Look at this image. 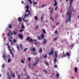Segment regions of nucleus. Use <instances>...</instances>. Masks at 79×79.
<instances>
[{
    "label": "nucleus",
    "mask_w": 79,
    "mask_h": 79,
    "mask_svg": "<svg viewBox=\"0 0 79 79\" xmlns=\"http://www.w3.org/2000/svg\"><path fill=\"white\" fill-rule=\"evenodd\" d=\"M29 42H33V40L32 39H30Z\"/></svg>",
    "instance_id": "nucleus-30"
},
{
    "label": "nucleus",
    "mask_w": 79,
    "mask_h": 79,
    "mask_svg": "<svg viewBox=\"0 0 79 79\" xmlns=\"http://www.w3.org/2000/svg\"><path fill=\"white\" fill-rule=\"evenodd\" d=\"M38 27H39V26H36L35 27V29H36L37 28H38Z\"/></svg>",
    "instance_id": "nucleus-48"
},
{
    "label": "nucleus",
    "mask_w": 79,
    "mask_h": 79,
    "mask_svg": "<svg viewBox=\"0 0 79 79\" xmlns=\"http://www.w3.org/2000/svg\"><path fill=\"white\" fill-rule=\"evenodd\" d=\"M45 74L47 73V69H45Z\"/></svg>",
    "instance_id": "nucleus-52"
},
{
    "label": "nucleus",
    "mask_w": 79,
    "mask_h": 79,
    "mask_svg": "<svg viewBox=\"0 0 79 79\" xmlns=\"http://www.w3.org/2000/svg\"><path fill=\"white\" fill-rule=\"evenodd\" d=\"M15 32L18 33V32H19V31L18 30V29H15Z\"/></svg>",
    "instance_id": "nucleus-36"
},
{
    "label": "nucleus",
    "mask_w": 79,
    "mask_h": 79,
    "mask_svg": "<svg viewBox=\"0 0 79 79\" xmlns=\"http://www.w3.org/2000/svg\"><path fill=\"white\" fill-rule=\"evenodd\" d=\"M18 19L19 21V22H21V21H22V19L21 17L18 18Z\"/></svg>",
    "instance_id": "nucleus-11"
},
{
    "label": "nucleus",
    "mask_w": 79,
    "mask_h": 79,
    "mask_svg": "<svg viewBox=\"0 0 79 79\" xmlns=\"http://www.w3.org/2000/svg\"><path fill=\"white\" fill-rule=\"evenodd\" d=\"M11 49L13 51V52H15V50H14V48H11Z\"/></svg>",
    "instance_id": "nucleus-59"
},
{
    "label": "nucleus",
    "mask_w": 79,
    "mask_h": 79,
    "mask_svg": "<svg viewBox=\"0 0 79 79\" xmlns=\"http://www.w3.org/2000/svg\"><path fill=\"white\" fill-rule=\"evenodd\" d=\"M20 78V75H18V79H19Z\"/></svg>",
    "instance_id": "nucleus-47"
},
{
    "label": "nucleus",
    "mask_w": 79,
    "mask_h": 79,
    "mask_svg": "<svg viewBox=\"0 0 79 79\" xmlns=\"http://www.w3.org/2000/svg\"><path fill=\"white\" fill-rule=\"evenodd\" d=\"M44 58H47V55H45L44 56Z\"/></svg>",
    "instance_id": "nucleus-45"
},
{
    "label": "nucleus",
    "mask_w": 79,
    "mask_h": 79,
    "mask_svg": "<svg viewBox=\"0 0 79 79\" xmlns=\"http://www.w3.org/2000/svg\"><path fill=\"white\" fill-rule=\"evenodd\" d=\"M17 33H17V32L15 31H13V34H14V35H17Z\"/></svg>",
    "instance_id": "nucleus-25"
},
{
    "label": "nucleus",
    "mask_w": 79,
    "mask_h": 79,
    "mask_svg": "<svg viewBox=\"0 0 79 79\" xmlns=\"http://www.w3.org/2000/svg\"><path fill=\"white\" fill-rule=\"evenodd\" d=\"M25 12L26 13H27V12H29V9H27L25 11Z\"/></svg>",
    "instance_id": "nucleus-46"
},
{
    "label": "nucleus",
    "mask_w": 79,
    "mask_h": 79,
    "mask_svg": "<svg viewBox=\"0 0 79 79\" xmlns=\"http://www.w3.org/2000/svg\"><path fill=\"white\" fill-rule=\"evenodd\" d=\"M13 41L14 43L16 42V40H14Z\"/></svg>",
    "instance_id": "nucleus-50"
},
{
    "label": "nucleus",
    "mask_w": 79,
    "mask_h": 79,
    "mask_svg": "<svg viewBox=\"0 0 79 79\" xmlns=\"http://www.w3.org/2000/svg\"><path fill=\"white\" fill-rule=\"evenodd\" d=\"M57 8H58V6H56L55 8V11H56L57 10Z\"/></svg>",
    "instance_id": "nucleus-51"
},
{
    "label": "nucleus",
    "mask_w": 79,
    "mask_h": 79,
    "mask_svg": "<svg viewBox=\"0 0 79 79\" xmlns=\"http://www.w3.org/2000/svg\"><path fill=\"white\" fill-rule=\"evenodd\" d=\"M27 78H28V79H29V75H27Z\"/></svg>",
    "instance_id": "nucleus-62"
},
{
    "label": "nucleus",
    "mask_w": 79,
    "mask_h": 79,
    "mask_svg": "<svg viewBox=\"0 0 79 79\" xmlns=\"http://www.w3.org/2000/svg\"><path fill=\"white\" fill-rule=\"evenodd\" d=\"M17 48L18 50H19V46L17 45Z\"/></svg>",
    "instance_id": "nucleus-39"
},
{
    "label": "nucleus",
    "mask_w": 79,
    "mask_h": 79,
    "mask_svg": "<svg viewBox=\"0 0 79 79\" xmlns=\"http://www.w3.org/2000/svg\"><path fill=\"white\" fill-rule=\"evenodd\" d=\"M39 59L37 58V60H36L35 63L33 64V66H34L35 65H36L38 63V62L39 61Z\"/></svg>",
    "instance_id": "nucleus-5"
},
{
    "label": "nucleus",
    "mask_w": 79,
    "mask_h": 79,
    "mask_svg": "<svg viewBox=\"0 0 79 79\" xmlns=\"http://www.w3.org/2000/svg\"><path fill=\"white\" fill-rule=\"evenodd\" d=\"M8 28L9 29H11V27H12V25H11L10 24L8 26Z\"/></svg>",
    "instance_id": "nucleus-18"
},
{
    "label": "nucleus",
    "mask_w": 79,
    "mask_h": 79,
    "mask_svg": "<svg viewBox=\"0 0 79 79\" xmlns=\"http://www.w3.org/2000/svg\"><path fill=\"white\" fill-rule=\"evenodd\" d=\"M5 64H3L2 65V68H4V67H5Z\"/></svg>",
    "instance_id": "nucleus-42"
},
{
    "label": "nucleus",
    "mask_w": 79,
    "mask_h": 79,
    "mask_svg": "<svg viewBox=\"0 0 79 79\" xmlns=\"http://www.w3.org/2000/svg\"><path fill=\"white\" fill-rule=\"evenodd\" d=\"M25 15H24L22 17H23V18H26V16H28L29 17V14H27L26 13H25Z\"/></svg>",
    "instance_id": "nucleus-9"
},
{
    "label": "nucleus",
    "mask_w": 79,
    "mask_h": 79,
    "mask_svg": "<svg viewBox=\"0 0 79 79\" xmlns=\"http://www.w3.org/2000/svg\"><path fill=\"white\" fill-rule=\"evenodd\" d=\"M55 34H57V33H58V31L57 30L55 31Z\"/></svg>",
    "instance_id": "nucleus-49"
},
{
    "label": "nucleus",
    "mask_w": 79,
    "mask_h": 79,
    "mask_svg": "<svg viewBox=\"0 0 79 79\" xmlns=\"http://www.w3.org/2000/svg\"><path fill=\"white\" fill-rule=\"evenodd\" d=\"M63 53L64 55H63V56H64V57L65 56H66V55L65 54H64V52H63Z\"/></svg>",
    "instance_id": "nucleus-57"
},
{
    "label": "nucleus",
    "mask_w": 79,
    "mask_h": 79,
    "mask_svg": "<svg viewBox=\"0 0 79 79\" xmlns=\"http://www.w3.org/2000/svg\"><path fill=\"white\" fill-rule=\"evenodd\" d=\"M22 26H21V28L22 29H24V28H25V27L22 24H21Z\"/></svg>",
    "instance_id": "nucleus-21"
},
{
    "label": "nucleus",
    "mask_w": 79,
    "mask_h": 79,
    "mask_svg": "<svg viewBox=\"0 0 79 79\" xmlns=\"http://www.w3.org/2000/svg\"><path fill=\"white\" fill-rule=\"evenodd\" d=\"M7 47L8 48H9V49H10V48H11V47H10V46H7Z\"/></svg>",
    "instance_id": "nucleus-60"
},
{
    "label": "nucleus",
    "mask_w": 79,
    "mask_h": 79,
    "mask_svg": "<svg viewBox=\"0 0 79 79\" xmlns=\"http://www.w3.org/2000/svg\"><path fill=\"white\" fill-rule=\"evenodd\" d=\"M47 42V39H44L42 42L43 44H46Z\"/></svg>",
    "instance_id": "nucleus-7"
},
{
    "label": "nucleus",
    "mask_w": 79,
    "mask_h": 79,
    "mask_svg": "<svg viewBox=\"0 0 79 79\" xmlns=\"http://www.w3.org/2000/svg\"><path fill=\"white\" fill-rule=\"evenodd\" d=\"M28 60L29 61H31V59L30 57H27Z\"/></svg>",
    "instance_id": "nucleus-32"
},
{
    "label": "nucleus",
    "mask_w": 79,
    "mask_h": 79,
    "mask_svg": "<svg viewBox=\"0 0 79 79\" xmlns=\"http://www.w3.org/2000/svg\"><path fill=\"white\" fill-rule=\"evenodd\" d=\"M10 33L11 34V35H13V32L11 31L10 32Z\"/></svg>",
    "instance_id": "nucleus-53"
},
{
    "label": "nucleus",
    "mask_w": 79,
    "mask_h": 79,
    "mask_svg": "<svg viewBox=\"0 0 79 79\" xmlns=\"http://www.w3.org/2000/svg\"><path fill=\"white\" fill-rule=\"evenodd\" d=\"M31 52H32V50L33 51V52H35V48H33L32 49H31Z\"/></svg>",
    "instance_id": "nucleus-28"
},
{
    "label": "nucleus",
    "mask_w": 79,
    "mask_h": 79,
    "mask_svg": "<svg viewBox=\"0 0 79 79\" xmlns=\"http://www.w3.org/2000/svg\"><path fill=\"white\" fill-rule=\"evenodd\" d=\"M73 46H74V44H72L71 46V47H73Z\"/></svg>",
    "instance_id": "nucleus-63"
},
{
    "label": "nucleus",
    "mask_w": 79,
    "mask_h": 79,
    "mask_svg": "<svg viewBox=\"0 0 79 79\" xmlns=\"http://www.w3.org/2000/svg\"><path fill=\"white\" fill-rule=\"evenodd\" d=\"M41 21H43V18H44V17L43 16H41Z\"/></svg>",
    "instance_id": "nucleus-35"
},
{
    "label": "nucleus",
    "mask_w": 79,
    "mask_h": 79,
    "mask_svg": "<svg viewBox=\"0 0 79 79\" xmlns=\"http://www.w3.org/2000/svg\"><path fill=\"white\" fill-rule=\"evenodd\" d=\"M56 5H57V2H55V3L54 4V6H56Z\"/></svg>",
    "instance_id": "nucleus-34"
},
{
    "label": "nucleus",
    "mask_w": 79,
    "mask_h": 79,
    "mask_svg": "<svg viewBox=\"0 0 79 79\" xmlns=\"http://www.w3.org/2000/svg\"><path fill=\"white\" fill-rule=\"evenodd\" d=\"M54 67V68H57V65H55Z\"/></svg>",
    "instance_id": "nucleus-58"
},
{
    "label": "nucleus",
    "mask_w": 79,
    "mask_h": 79,
    "mask_svg": "<svg viewBox=\"0 0 79 79\" xmlns=\"http://www.w3.org/2000/svg\"><path fill=\"white\" fill-rule=\"evenodd\" d=\"M22 18L23 20V21H25V22H27V21H28V20H25V18L23 17H22Z\"/></svg>",
    "instance_id": "nucleus-12"
},
{
    "label": "nucleus",
    "mask_w": 79,
    "mask_h": 79,
    "mask_svg": "<svg viewBox=\"0 0 79 79\" xmlns=\"http://www.w3.org/2000/svg\"><path fill=\"white\" fill-rule=\"evenodd\" d=\"M43 32L44 33V34H46V31L45 30V29H42Z\"/></svg>",
    "instance_id": "nucleus-17"
},
{
    "label": "nucleus",
    "mask_w": 79,
    "mask_h": 79,
    "mask_svg": "<svg viewBox=\"0 0 79 79\" xmlns=\"http://www.w3.org/2000/svg\"><path fill=\"white\" fill-rule=\"evenodd\" d=\"M29 39H30V37L28 36L27 38V40L28 41H29Z\"/></svg>",
    "instance_id": "nucleus-31"
},
{
    "label": "nucleus",
    "mask_w": 79,
    "mask_h": 79,
    "mask_svg": "<svg viewBox=\"0 0 79 79\" xmlns=\"http://www.w3.org/2000/svg\"><path fill=\"white\" fill-rule=\"evenodd\" d=\"M26 8L27 10H29V6L27 5L26 6Z\"/></svg>",
    "instance_id": "nucleus-24"
},
{
    "label": "nucleus",
    "mask_w": 79,
    "mask_h": 79,
    "mask_svg": "<svg viewBox=\"0 0 79 79\" xmlns=\"http://www.w3.org/2000/svg\"><path fill=\"white\" fill-rule=\"evenodd\" d=\"M66 55L67 56H70V53H69V52H67L66 53Z\"/></svg>",
    "instance_id": "nucleus-22"
},
{
    "label": "nucleus",
    "mask_w": 79,
    "mask_h": 79,
    "mask_svg": "<svg viewBox=\"0 0 79 79\" xmlns=\"http://www.w3.org/2000/svg\"><path fill=\"white\" fill-rule=\"evenodd\" d=\"M48 55L49 56L50 55H52V56H53V48H52L51 51L50 52L48 53Z\"/></svg>",
    "instance_id": "nucleus-4"
},
{
    "label": "nucleus",
    "mask_w": 79,
    "mask_h": 79,
    "mask_svg": "<svg viewBox=\"0 0 79 79\" xmlns=\"http://www.w3.org/2000/svg\"><path fill=\"white\" fill-rule=\"evenodd\" d=\"M51 19H52V20L54 21V19L52 17H51Z\"/></svg>",
    "instance_id": "nucleus-56"
},
{
    "label": "nucleus",
    "mask_w": 79,
    "mask_h": 79,
    "mask_svg": "<svg viewBox=\"0 0 79 79\" xmlns=\"http://www.w3.org/2000/svg\"><path fill=\"white\" fill-rule=\"evenodd\" d=\"M53 10H54V8H52L51 10H50V13L51 14H53Z\"/></svg>",
    "instance_id": "nucleus-10"
},
{
    "label": "nucleus",
    "mask_w": 79,
    "mask_h": 79,
    "mask_svg": "<svg viewBox=\"0 0 79 79\" xmlns=\"http://www.w3.org/2000/svg\"><path fill=\"white\" fill-rule=\"evenodd\" d=\"M11 59L10 58H8V63H10L11 62Z\"/></svg>",
    "instance_id": "nucleus-16"
},
{
    "label": "nucleus",
    "mask_w": 79,
    "mask_h": 79,
    "mask_svg": "<svg viewBox=\"0 0 79 79\" xmlns=\"http://www.w3.org/2000/svg\"><path fill=\"white\" fill-rule=\"evenodd\" d=\"M74 71L75 73H77V67H75L74 68Z\"/></svg>",
    "instance_id": "nucleus-13"
},
{
    "label": "nucleus",
    "mask_w": 79,
    "mask_h": 79,
    "mask_svg": "<svg viewBox=\"0 0 79 79\" xmlns=\"http://www.w3.org/2000/svg\"><path fill=\"white\" fill-rule=\"evenodd\" d=\"M59 23H59V22H57V23H56V25H58V24H59Z\"/></svg>",
    "instance_id": "nucleus-61"
},
{
    "label": "nucleus",
    "mask_w": 79,
    "mask_h": 79,
    "mask_svg": "<svg viewBox=\"0 0 79 79\" xmlns=\"http://www.w3.org/2000/svg\"><path fill=\"white\" fill-rule=\"evenodd\" d=\"M6 45H7V46H9L10 45V44L8 43H7V44H6Z\"/></svg>",
    "instance_id": "nucleus-54"
},
{
    "label": "nucleus",
    "mask_w": 79,
    "mask_h": 79,
    "mask_svg": "<svg viewBox=\"0 0 79 79\" xmlns=\"http://www.w3.org/2000/svg\"><path fill=\"white\" fill-rule=\"evenodd\" d=\"M59 76H60L59 73H57L56 74V76L57 77H59Z\"/></svg>",
    "instance_id": "nucleus-37"
},
{
    "label": "nucleus",
    "mask_w": 79,
    "mask_h": 79,
    "mask_svg": "<svg viewBox=\"0 0 79 79\" xmlns=\"http://www.w3.org/2000/svg\"><path fill=\"white\" fill-rule=\"evenodd\" d=\"M57 60H56V57H55V58L54 59V63L55 64H56V61H57Z\"/></svg>",
    "instance_id": "nucleus-20"
},
{
    "label": "nucleus",
    "mask_w": 79,
    "mask_h": 79,
    "mask_svg": "<svg viewBox=\"0 0 79 79\" xmlns=\"http://www.w3.org/2000/svg\"><path fill=\"white\" fill-rule=\"evenodd\" d=\"M55 56L56 58H57V51H56L55 52Z\"/></svg>",
    "instance_id": "nucleus-19"
},
{
    "label": "nucleus",
    "mask_w": 79,
    "mask_h": 79,
    "mask_svg": "<svg viewBox=\"0 0 79 79\" xmlns=\"http://www.w3.org/2000/svg\"><path fill=\"white\" fill-rule=\"evenodd\" d=\"M45 64H46V66H49V64H48V62H45Z\"/></svg>",
    "instance_id": "nucleus-26"
},
{
    "label": "nucleus",
    "mask_w": 79,
    "mask_h": 79,
    "mask_svg": "<svg viewBox=\"0 0 79 79\" xmlns=\"http://www.w3.org/2000/svg\"><path fill=\"white\" fill-rule=\"evenodd\" d=\"M28 49V48H27L25 49H24V52H26V51H27V49Z\"/></svg>",
    "instance_id": "nucleus-41"
},
{
    "label": "nucleus",
    "mask_w": 79,
    "mask_h": 79,
    "mask_svg": "<svg viewBox=\"0 0 79 79\" xmlns=\"http://www.w3.org/2000/svg\"><path fill=\"white\" fill-rule=\"evenodd\" d=\"M19 37L20 39H21L22 40L23 39V35L19 34Z\"/></svg>",
    "instance_id": "nucleus-6"
},
{
    "label": "nucleus",
    "mask_w": 79,
    "mask_h": 79,
    "mask_svg": "<svg viewBox=\"0 0 79 79\" xmlns=\"http://www.w3.org/2000/svg\"><path fill=\"white\" fill-rule=\"evenodd\" d=\"M21 62L22 63H24V60H21Z\"/></svg>",
    "instance_id": "nucleus-40"
},
{
    "label": "nucleus",
    "mask_w": 79,
    "mask_h": 79,
    "mask_svg": "<svg viewBox=\"0 0 79 79\" xmlns=\"http://www.w3.org/2000/svg\"><path fill=\"white\" fill-rule=\"evenodd\" d=\"M28 15H29L30 16H31V12L30 11H28Z\"/></svg>",
    "instance_id": "nucleus-44"
},
{
    "label": "nucleus",
    "mask_w": 79,
    "mask_h": 79,
    "mask_svg": "<svg viewBox=\"0 0 79 79\" xmlns=\"http://www.w3.org/2000/svg\"><path fill=\"white\" fill-rule=\"evenodd\" d=\"M9 51H10V53L12 55V57H13L14 56V55H13V53L12 52L11 49H10Z\"/></svg>",
    "instance_id": "nucleus-8"
},
{
    "label": "nucleus",
    "mask_w": 79,
    "mask_h": 79,
    "mask_svg": "<svg viewBox=\"0 0 79 79\" xmlns=\"http://www.w3.org/2000/svg\"><path fill=\"white\" fill-rule=\"evenodd\" d=\"M42 48H40V49L39 50V53H42Z\"/></svg>",
    "instance_id": "nucleus-15"
},
{
    "label": "nucleus",
    "mask_w": 79,
    "mask_h": 79,
    "mask_svg": "<svg viewBox=\"0 0 79 79\" xmlns=\"http://www.w3.org/2000/svg\"><path fill=\"white\" fill-rule=\"evenodd\" d=\"M58 39V37L55 38L54 39V41H55L56 40H57Z\"/></svg>",
    "instance_id": "nucleus-33"
},
{
    "label": "nucleus",
    "mask_w": 79,
    "mask_h": 79,
    "mask_svg": "<svg viewBox=\"0 0 79 79\" xmlns=\"http://www.w3.org/2000/svg\"><path fill=\"white\" fill-rule=\"evenodd\" d=\"M3 58V60H5V61H7V58H8V57H10V55H8L6 57V56L5 55H3L2 56Z\"/></svg>",
    "instance_id": "nucleus-2"
},
{
    "label": "nucleus",
    "mask_w": 79,
    "mask_h": 79,
    "mask_svg": "<svg viewBox=\"0 0 79 79\" xmlns=\"http://www.w3.org/2000/svg\"><path fill=\"white\" fill-rule=\"evenodd\" d=\"M37 39H38V40H40V39H41V38L39 36H37Z\"/></svg>",
    "instance_id": "nucleus-29"
},
{
    "label": "nucleus",
    "mask_w": 79,
    "mask_h": 79,
    "mask_svg": "<svg viewBox=\"0 0 79 79\" xmlns=\"http://www.w3.org/2000/svg\"><path fill=\"white\" fill-rule=\"evenodd\" d=\"M10 32H8V36H10Z\"/></svg>",
    "instance_id": "nucleus-55"
},
{
    "label": "nucleus",
    "mask_w": 79,
    "mask_h": 79,
    "mask_svg": "<svg viewBox=\"0 0 79 79\" xmlns=\"http://www.w3.org/2000/svg\"><path fill=\"white\" fill-rule=\"evenodd\" d=\"M28 2H30V4H32V1L31 0H28Z\"/></svg>",
    "instance_id": "nucleus-43"
},
{
    "label": "nucleus",
    "mask_w": 79,
    "mask_h": 79,
    "mask_svg": "<svg viewBox=\"0 0 79 79\" xmlns=\"http://www.w3.org/2000/svg\"><path fill=\"white\" fill-rule=\"evenodd\" d=\"M41 37L42 39H44V34H42L41 35Z\"/></svg>",
    "instance_id": "nucleus-23"
},
{
    "label": "nucleus",
    "mask_w": 79,
    "mask_h": 79,
    "mask_svg": "<svg viewBox=\"0 0 79 79\" xmlns=\"http://www.w3.org/2000/svg\"><path fill=\"white\" fill-rule=\"evenodd\" d=\"M74 0H70V6L69 8V10L67 13V15L68 16V17L66 20V23H68L69 21L71 23V18L72 17V12H73V9L71 10V7L72 6V3Z\"/></svg>",
    "instance_id": "nucleus-1"
},
{
    "label": "nucleus",
    "mask_w": 79,
    "mask_h": 79,
    "mask_svg": "<svg viewBox=\"0 0 79 79\" xmlns=\"http://www.w3.org/2000/svg\"><path fill=\"white\" fill-rule=\"evenodd\" d=\"M10 73H11V76H12L13 78L14 79H15V73H12V70H10Z\"/></svg>",
    "instance_id": "nucleus-3"
},
{
    "label": "nucleus",
    "mask_w": 79,
    "mask_h": 79,
    "mask_svg": "<svg viewBox=\"0 0 79 79\" xmlns=\"http://www.w3.org/2000/svg\"><path fill=\"white\" fill-rule=\"evenodd\" d=\"M20 32H23L24 31V30L22 29V30H19Z\"/></svg>",
    "instance_id": "nucleus-38"
},
{
    "label": "nucleus",
    "mask_w": 79,
    "mask_h": 79,
    "mask_svg": "<svg viewBox=\"0 0 79 79\" xmlns=\"http://www.w3.org/2000/svg\"><path fill=\"white\" fill-rule=\"evenodd\" d=\"M45 6H46V5H42L41 6L39 7V8H44V7H45Z\"/></svg>",
    "instance_id": "nucleus-14"
},
{
    "label": "nucleus",
    "mask_w": 79,
    "mask_h": 79,
    "mask_svg": "<svg viewBox=\"0 0 79 79\" xmlns=\"http://www.w3.org/2000/svg\"><path fill=\"white\" fill-rule=\"evenodd\" d=\"M8 79H11V77H10L9 76H8Z\"/></svg>",
    "instance_id": "nucleus-64"
},
{
    "label": "nucleus",
    "mask_w": 79,
    "mask_h": 79,
    "mask_svg": "<svg viewBox=\"0 0 79 79\" xmlns=\"http://www.w3.org/2000/svg\"><path fill=\"white\" fill-rule=\"evenodd\" d=\"M35 20H36V21H37V20H38V18L36 16H35Z\"/></svg>",
    "instance_id": "nucleus-27"
}]
</instances>
